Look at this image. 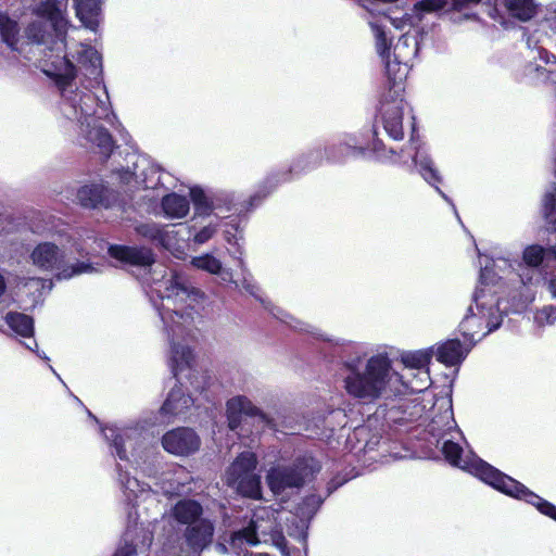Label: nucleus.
<instances>
[{
  "label": "nucleus",
  "mask_w": 556,
  "mask_h": 556,
  "mask_svg": "<svg viewBox=\"0 0 556 556\" xmlns=\"http://www.w3.org/2000/svg\"><path fill=\"white\" fill-rule=\"evenodd\" d=\"M466 343H460L457 339H450L444 342H440L434 348V355L437 361L444 364L445 366H455L460 364L467 356L469 350L475 343H471L468 338Z\"/></svg>",
  "instance_id": "obj_18"
},
{
  "label": "nucleus",
  "mask_w": 556,
  "mask_h": 556,
  "mask_svg": "<svg viewBox=\"0 0 556 556\" xmlns=\"http://www.w3.org/2000/svg\"><path fill=\"white\" fill-rule=\"evenodd\" d=\"M172 515L177 522L191 527L200 520L202 506L195 501L182 500L173 507Z\"/></svg>",
  "instance_id": "obj_30"
},
{
  "label": "nucleus",
  "mask_w": 556,
  "mask_h": 556,
  "mask_svg": "<svg viewBox=\"0 0 556 556\" xmlns=\"http://www.w3.org/2000/svg\"><path fill=\"white\" fill-rule=\"evenodd\" d=\"M242 287L252 295L257 296L260 288L252 279L248 278L247 276L243 277Z\"/></svg>",
  "instance_id": "obj_44"
},
{
  "label": "nucleus",
  "mask_w": 556,
  "mask_h": 556,
  "mask_svg": "<svg viewBox=\"0 0 556 556\" xmlns=\"http://www.w3.org/2000/svg\"><path fill=\"white\" fill-rule=\"evenodd\" d=\"M119 482L123 488V492L126 498L129 502H134L138 504L140 502H144L149 498L154 500V492L152 489L140 481L135 477H129L128 473H119Z\"/></svg>",
  "instance_id": "obj_25"
},
{
  "label": "nucleus",
  "mask_w": 556,
  "mask_h": 556,
  "mask_svg": "<svg viewBox=\"0 0 556 556\" xmlns=\"http://www.w3.org/2000/svg\"><path fill=\"white\" fill-rule=\"evenodd\" d=\"M405 102L402 96H387L380 106L381 123L388 136L394 140L403 139V114Z\"/></svg>",
  "instance_id": "obj_14"
},
{
  "label": "nucleus",
  "mask_w": 556,
  "mask_h": 556,
  "mask_svg": "<svg viewBox=\"0 0 556 556\" xmlns=\"http://www.w3.org/2000/svg\"><path fill=\"white\" fill-rule=\"evenodd\" d=\"M416 20H417V17L409 15V14H404L401 17H397V16L389 17V16L383 15L382 17L377 18V20L369 18L368 23L371 21V22L382 25V27L384 28L382 21H390V23L396 29L405 30V31L406 30L413 31L415 29L414 26H415ZM418 20H420V17H418Z\"/></svg>",
  "instance_id": "obj_37"
},
{
  "label": "nucleus",
  "mask_w": 556,
  "mask_h": 556,
  "mask_svg": "<svg viewBox=\"0 0 556 556\" xmlns=\"http://www.w3.org/2000/svg\"><path fill=\"white\" fill-rule=\"evenodd\" d=\"M319 156L320 155L318 153H312L303 157L301 161H299L295 169L304 170L306 168L316 166L319 163Z\"/></svg>",
  "instance_id": "obj_42"
},
{
  "label": "nucleus",
  "mask_w": 556,
  "mask_h": 556,
  "mask_svg": "<svg viewBox=\"0 0 556 556\" xmlns=\"http://www.w3.org/2000/svg\"><path fill=\"white\" fill-rule=\"evenodd\" d=\"M151 291L161 299L154 303L169 342L168 364L175 377L190 378L195 371L197 357L188 343L192 324L203 294L184 285L180 276L170 274L154 279Z\"/></svg>",
  "instance_id": "obj_2"
},
{
  "label": "nucleus",
  "mask_w": 556,
  "mask_h": 556,
  "mask_svg": "<svg viewBox=\"0 0 556 556\" xmlns=\"http://www.w3.org/2000/svg\"><path fill=\"white\" fill-rule=\"evenodd\" d=\"M446 202L451 203V206H453V208L455 207L454 206V203L451 202V200L447 198V200H445Z\"/></svg>",
  "instance_id": "obj_53"
},
{
  "label": "nucleus",
  "mask_w": 556,
  "mask_h": 556,
  "mask_svg": "<svg viewBox=\"0 0 556 556\" xmlns=\"http://www.w3.org/2000/svg\"><path fill=\"white\" fill-rule=\"evenodd\" d=\"M224 237L229 244H238L236 235L230 233V231L226 230Z\"/></svg>",
  "instance_id": "obj_46"
},
{
  "label": "nucleus",
  "mask_w": 556,
  "mask_h": 556,
  "mask_svg": "<svg viewBox=\"0 0 556 556\" xmlns=\"http://www.w3.org/2000/svg\"><path fill=\"white\" fill-rule=\"evenodd\" d=\"M257 458L253 452H242L225 472L227 485L235 489L243 496L251 498L261 497V480L255 473Z\"/></svg>",
  "instance_id": "obj_9"
},
{
  "label": "nucleus",
  "mask_w": 556,
  "mask_h": 556,
  "mask_svg": "<svg viewBox=\"0 0 556 556\" xmlns=\"http://www.w3.org/2000/svg\"><path fill=\"white\" fill-rule=\"evenodd\" d=\"M556 321V308L553 306H544L536 311L534 315V324L538 328L542 329L545 326H551Z\"/></svg>",
  "instance_id": "obj_39"
},
{
  "label": "nucleus",
  "mask_w": 556,
  "mask_h": 556,
  "mask_svg": "<svg viewBox=\"0 0 556 556\" xmlns=\"http://www.w3.org/2000/svg\"><path fill=\"white\" fill-rule=\"evenodd\" d=\"M439 409L440 414L432 418L428 425V431L433 437L444 438L446 434H450L451 438L446 439L443 443L442 452L451 465L472 473L483 482L511 497L523 500L535 506L541 514L556 521L555 505L543 500L511 477L498 471L473 453L465 452L458 443L454 442L455 435L452 434V430L456 429V422L452 405L450 402H444Z\"/></svg>",
  "instance_id": "obj_5"
},
{
  "label": "nucleus",
  "mask_w": 556,
  "mask_h": 556,
  "mask_svg": "<svg viewBox=\"0 0 556 556\" xmlns=\"http://www.w3.org/2000/svg\"><path fill=\"white\" fill-rule=\"evenodd\" d=\"M255 556H269L267 554H256Z\"/></svg>",
  "instance_id": "obj_54"
},
{
  "label": "nucleus",
  "mask_w": 556,
  "mask_h": 556,
  "mask_svg": "<svg viewBox=\"0 0 556 556\" xmlns=\"http://www.w3.org/2000/svg\"><path fill=\"white\" fill-rule=\"evenodd\" d=\"M433 355L434 348L408 351L401 354L400 362L403 367L407 368V374L409 375L412 370H416V376L410 381L413 392H421L430 386L429 365Z\"/></svg>",
  "instance_id": "obj_13"
},
{
  "label": "nucleus",
  "mask_w": 556,
  "mask_h": 556,
  "mask_svg": "<svg viewBox=\"0 0 556 556\" xmlns=\"http://www.w3.org/2000/svg\"><path fill=\"white\" fill-rule=\"evenodd\" d=\"M26 348L29 350H34L31 345L26 344Z\"/></svg>",
  "instance_id": "obj_55"
},
{
  "label": "nucleus",
  "mask_w": 556,
  "mask_h": 556,
  "mask_svg": "<svg viewBox=\"0 0 556 556\" xmlns=\"http://www.w3.org/2000/svg\"><path fill=\"white\" fill-rule=\"evenodd\" d=\"M216 548L218 549L219 553H226L227 548L224 544H218L216 546Z\"/></svg>",
  "instance_id": "obj_49"
},
{
  "label": "nucleus",
  "mask_w": 556,
  "mask_h": 556,
  "mask_svg": "<svg viewBox=\"0 0 556 556\" xmlns=\"http://www.w3.org/2000/svg\"><path fill=\"white\" fill-rule=\"evenodd\" d=\"M214 534V526L207 519H200L198 522L188 527L185 538L188 545L193 551H202L211 544Z\"/></svg>",
  "instance_id": "obj_23"
},
{
  "label": "nucleus",
  "mask_w": 556,
  "mask_h": 556,
  "mask_svg": "<svg viewBox=\"0 0 556 556\" xmlns=\"http://www.w3.org/2000/svg\"><path fill=\"white\" fill-rule=\"evenodd\" d=\"M216 232L217 225L210 224L195 231L191 240L194 244L201 245L211 240Z\"/></svg>",
  "instance_id": "obj_41"
},
{
  "label": "nucleus",
  "mask_w": 556,
  "mask_h": 556,
  "mask_svg": "<svg viewBox=\"0 0 556 556\" xmlns=\"http://www.w3.org/2000/svg\"><path fill=\"white\" fill-rule=\"evenodd\" d=\"M226 415L228 427L237 430L241 425L242 416L260 417L264 422L268 419L264 413L256 407L250 399L244 395H237L229 399L226 403Z\"/></svg>",
  "instance_id": "obj_17"
},
{
  "label": "nucleus",
  "mask_w": 556,
  "mask_h": 556,
  "mask_svg": "<svg viewBox=\"0 0 556 556\" xmlns=\"http://www.w3.org/2000/svg\"><path fill=\"white\" fill-rule=\"evenodd\" d=\"M419 50V42L417 39V30H406L393 47L391 53L393 56L410 63L417 55Z\"/></svg>",
  "instance_id": "obj_29"
},
{
  "label": "nucleus",
  "mask_w": 556,
  "mask_h": 556,
  "mask_svg": "<svg viewBox=\"0 0 556 556\" xmlns=\"http://www.w3.org/2000/svg\"><path fill=\"white\" fill-rule=\"evenodd\" d=\"M152 540L153 535L148 529H128L125 533L124 545L116 551L114 556H139L144 554L151 546Z\"/></svg>",
  "instance_id": "obj_20"
},
{
  "label": "nucleus",
  "mask_w": 556,
  "mask_h": 556,
  "mask_svg": "<svg viewBox=\"0 0 556 556\" xmlns=\"http://www.w3.org/2000/svg\"><path fill=\"white\" fill-rule=\"evenodd\" d=\"M161 206L165 216L172 219L185 218L190 211L188 198L175 192L163 195Z\"/></svg>",
  "instance_id": "obj_27"
},
{
  "label": "nucleus",
  "mask_w": 556,
  "mask_h": 556,
  "mask_svg": "<svg viewBox=\"0 0 556 556\" xmlns=\"http://www.w3.org/2000/svg\"><path fill=\"white\" fill-rule=\"evenodd\" d=\"M193 404L194 400L180 386H175L160 409L162 422H169L170 418L186 414Z\"/></svg>",
  "instance_id": "obj_19"
},
{
  "label": "nucleus",
  "mask_w": 556,
  "mask_h": 556,
  "mask_svg": "<svg viewBox=\"0 0 556 556\" xmlns=\"http://www.w3.org/2000/svg\"><path fill=\"white\" fill-rule=\"evenodd\" d=\"M481 0H453V9L456 11H460L466 8L470 3H478Z\"/></svg>",
  "instance_id": "obj_45"
},
{
  "label": "nucleus",
  "mask_w": 556,
  "mask_h": 556,
  "mask_svg": "<svg viewBox=\"0 0 556 556\" xmlns=\"http://www.w3.org/2000/svg\"><path fill=\"white\" fill-rule=\"evenodd\" d=\"M108 189L102 184L85 185L77 191V201L80 205L89 208L110 205Z\"/></svg>",
  "instance_id": "obj_26"
},
{
  "label": "nucleus",
  "mask_w": 556,
  "mask_h": 556,
  "mask_svg": "<svg viewBox=\"0 0 556 556\" xmlns=\"http://www.w3.org/2000/svg\"><path fill=\"white\" fill-rule=\"evenodd\" d=\"M306 475V468L302 464L278 465L268 471L266 479L273 493L283 496L299 490L303 485Z\"/></svg>",
  "instance_id": "obj_12"
},
{
  "label": "nucleus",
  "mask_w": 556,
  "mask_h": 556,
  "mask_svg": "<svg viewBox=\"0 0 556 556\" xmlns=\"http://www.w3.org/2000/svg\"><path fill=\"white\" fill-rule=\"evenodd\" d=\"M2 320L21 337H31L34 334V320L26 314L9 312L4 315L2 313Z\"/></svg>",
  "instance_id": "obj_33"
},
{
  "label": "nucleus",
  "mask_w": 556,
  "mask_h": 556,
  "mask_svg": "<svg viewBox=\"0 0 556 556\" xmlns=\"http://www.w3.org/2000/svg\"><path fill=\"white\" fill-rule=\"evenodd\" d=\"M274 515L275 511L269 508L257 510L254 514V519H252L251 525L248 528L233 533L231 538L232 544L244 541L250 545H256L260 542L257 533L264 535L270 534L271 536H281V529L278 528L276 521L270 522V525H264V518L269 516L274 517Z\"/></svg>",
  "instance_id": "obj_15"
},
{
  "label": "nucleus",
  "mask_w": 556,
  "mask_h": 556,
  "mask_svg": "<svg viewBox=\"0 0 556 556\" xmlns=\"http://www.w3.org/2000/svg\"><path fill=\"white\" fill-rule=\"evenodd\" d=\"M162 445L173 455L187 456L199 450L200 439L190 428H177L163 435Z\"/></svg>",
  "instance_id": "obj_16"
},
{
  "label": "nucleus",
  "mask_w": 556,
  "mask_h": 556,
  "mask_svg": "<svg viewBox=\"0 0 556 556\" xmlns=\"http://www.w3.org/2000/svg\"><path fill=\"white\" fill-rule=\"evenodd\" d=\"M36 353H37V355H38L39 357H41V358H43V359H47V361L49 359V358H48V356H47L45 353H42V354H41L39 351H36Z\"/></svg>",
  "instance_id": "obj_50"
},
{
  "label": "nucleus",
  "mask_w": 556,
  "mask_h": 556,
  "mask_svg": "<svg viewBox=\"0 0 556 556\" xmlns=\"http://www.w3.org/2000/svg\"><path fill=\"white\" fill-rule=\"evenodd\" d=\"M361 152V142L355 136L346 135L340 141L328 146L325 155L331 163L344 162L349 156Z\"/></svg>",
  "instance_id": "obj_24"
},
{
  "label": "nucleus",
  "mask_w": 556,
  "mask_h": 556,
  "mask_svg": "<svg viewBox=\"0 0 556 556\" xmlns=\"http://www.w3.org/2000/svg\"><path fill=\"white\" fill-rule=\"evenodd\" d=\"M66 5L61 0H43L37 4L36 15L50 22L53 33L41 29L40 23L28 27V36L38 43L47 46L51 51L48 56L50 67L43 72L54 77L61 91L60 111L62 115L75 122L79 136L99 153L109 156L114 149L111 135L101 126L99 121H105L113 126L116 119L109 100V93L102 86V97L89 90H78L74 87L78 64L81 74L89 80V87L99 88L102 85V58L98 50L80 40V30L65 17ZM84 144V142H81Z\"/></svg>",
  "instance_id": "obj_1"
},
{
  "label": "nucleus",
  "mask_w": 556,
  "mask_h": 556,
  "mask_svg": "<svg viewBox=\"0 0 556 556\" xmlns=\"http://www.w3.org/2000/svg\"><path fill=\"white\" fill-rule=\"evenodd\" d=\"M375 151L379 157L403 165L408 164V159H412L421 177L429 185L433 186L444 200H447V195L438 186L442 181L439 170L434 166L433 161L429 157L428 152L414 139L410 140L409 144L405 150H402L400 154L393 149H390L388 153H386L380 142L375 143Z\"/></svg>",
  "instance_id": "obj_8"
},
{
  "label": "nucleus",
  "mask_w": 556,
  "mask_h": 556,
  "mask_svg": "<svg viewBox=\"0 0 556 556\" xmlns=\"http://www.w3.org/2000/svg\"><path fill=\"white\" fill-rule=\"evenodd\" d=\"M236 253H238V254H239V255H238V256H236V257H237V258H238V261H239V266L241 267L242 271L244 273V271H245V268H244L243 261H242V258H241V256H242V251L240 250V248H238V250H237V252H236Z\"/></svg>",
  "instance_id": "obj_47"
},
{
  "label": "nucleus",
  "mask_w": 556,
  "mask_h": 556,
  "mask_svg": "<svg viewBox=\"0 0 556 556\" xmlns=\"http://www.w3.org/2000/svg\"><path fill=\"white\" fill-rule=\"evenodd\" d=\"M168 484L164 483L161 489L162 491L167 494V495H174V494H179L181 492V486L184 485V482H180V481H176L175 480V483L172 482V481H167Z\"/></svg>",
  "instance_id": "obj_43"
},
{
  "label": "nucleus",
  "mask_w": 556,
  "mask_h": 556,
  "mask_svg": "<svg viewBox=\"0 0 556 556\" xmlns=\"http://www.w3.org/2000/svg\"><path fill=\"white\" fill-rule=\"evenodd\" d=\"M190 197L194 205V210L199 215H210L215 208L213 201L200 188H192Z\"/></svg>",
  "instance_id": "obj_36"
},
{
  "label": "nucleus",
  "mask_w": 556,
  "mask_h": 556,
  "mask_svg": "<svg viewBox=\"0 0 556 556\" xmlns=\"http://www.w3.org/2000/svg\"><path fill=\"white\" fill-rule=\"evenodd\" d=\"M446 5V0H420L414 5V11L418 13H431L441 11Z\"/></svg>",
  "instance_id": "obj_40"
},
{
  "label": "nucleus",
  "mask_w": 556,
  "mask_h": 556,
  "mask_svg": "<svg viewBox=\"0 0 556 556\" xmlns=\"http://www.w3.org/2000/svg\"><path fill=\"white\" fill-rule=\"evenodd\" d=\"M553 24H554V30L556 31V14H555Z\"/></svg>",
  "instance_id": "obj_52"
},
{
  "label": "nucleus",
  "mask_w": 556,
  "mask_h": 556,
  "mask_svg": "<svg viewBox=\"0 0 556 556\" xmlns=\"http://www.w3.org/2000/svg\"><path fill=\"white\" fill-rule=\"evenodd\" d=\"M137 231L140 236L151 241L157 242L174 254L176 252L184 253L182 250H179L178 241L176 239L177 232L174 229H165L155 224H146L140 225L137 228Z\"/></svg>",
  "instance_id": "obj_22"
},
{
  "label": "nucleus",
  "mask_w": 556,
  "mask_h": 556,
  "mask_svg": "<svg viewBox=\"0 0 556 556\" xmlns=\"http://www.w3.org/2000/svg\"><path fill=\"white\" fill-rule=\"evenodd\" d=\"M18 33L20 28L17 23L11 20L8 15L0 14V35L3 42H5L7 46L12 50H16Z\"/></svg>",
  "instance_id": "obj_35"
},
{
  "label": "nucleus",
  "mask_w": 556,
  "mask_h": 556,
  "mask_svg": "<svg viewBox=\"0 0 556 556\" xmlns=\"http://www.w3.org/2000/svg\"><path fill=\"white\" fill-rule=\"evenodd\" d=\"M101 432L110 443L112 453L121 460L140 466L151 454V448L146 444L137 426H105L101 428Z\"/></svg>",
  "instance_id": "obj_7"
},
{
  "label": "nucleus",
  "mask_w": 556,
  "mask_h": 556,
  "mask_svg": "<svg viewBox=\"0 0 556 556\" xmlns=\"http://www.w3.org/2000/svg\"><path fill=\"white\" fill-rule=\"evenodd\" d=\"M76 15L85 27L96 30L100 23L101 0H75Z\"/></svg>",
  "instance_id": "obj_28"
},
{
  "label": "nucleus",
  "mask_w": 556,
  "mask_h": 556,
  "mask_svg": "<svg viewBox=\"0 0 556 556\" xmlns=\"http://www.w3.org/2000/svg\"><path fill=\"white\" fill-rule=\"evenodd\" d=\"M109 253L113 258L125 265L147 267L154 262L153 253L147 248L111 245Z\"/></svg>",
  "instance_id": "obj_21"
},
{
  "label": "nucleus",
  "mask_w": 556,
  "mask_h": 556,
  "mask_svg": "<svg viewBox=\"0 0 556 556\" xmlns=\"http://www.w3.org/2000/svg\"><path fill=\"white\" fill-rule=\"evenodd\" d=\"M51 287V281L38 277H18L15 282V289L18 292H25L27 295H30L33 298V302H37L41 298L42 291L46 288L50 290Z\"/></svg>",
  "instance_id": "obj_34"
},
{
  "label": "nucleus",
  "mask_w": 556,
  "mask_h": 556,
  "mask_svg": "<svg viewBox=\"0 0 556 556\" xmlns=\"http://www.w3.org/2000/svg\"><path fill=\"white\" fill-rule=\"evenodd\" d=\"M134 170L129 168L118 173L121 184L128 189L155 190L164 185V174L161 168L149 160L132 161Z\"/></svg>",
  "instance_id": "obj_11"
},
{
  "label": "nucleus",
  "mask_w": 556,
  "mask_h": 556,
  "mask_svg": "<svg viewBox=\"0 0 556 556\" xmlns=\"http://www.w3.org/2000/svg\"><path fill=\"white\" fill-rule=\"evenodd\" d=\"M65 251L53 242L45 241L36 244L29 253V261L40 271L54 273L58 279H70L81 274H90L97 269L91 263L76 262L67 265Z\"/></svg>",
  "instance_id": "obj_6"
},
{
  "label": "nucleus",
  "mask_w": 556,
  "mask_h": 556,
  "mask_svg": "<svg viewBox=\"0 0 556 556\" xmlns=\"http://www.w3.org/2000/svg\"><path fill=\"white\" fill-rule=\"evenodd\" d=\"M480 271L479 286L473 295L472 303L468 306L465 316L459 324V331L471 343L484 338L496 330L502 321L507 307H501L498 293L517 285H526L533 277H525L514 267V263L504 256H492L479 253Z\"/></svg>",
  "instance_id": "obj_3"
},
{
  "label": "nucleus",
  "mask_w": 556,
  "mask_h": 556,
  "mask_svg": "<svg viewBox=\"0 0 556 556\" xmlns=\"http://www.w3.org/2000/svg\"><path fill=\"white\" fill-rule=\"evenodd\" d=\"M175 475H177V476H178L176 481H180V482H182V481L180 480V476H181V475H185V477H188V473H186V472H185V470H184L182 468H178V469L176 470Z\"/></svg>",
  "instance_id": "obj_48"
},
{
  "label": "nucleus",
  "mask_w": 556,
  "mask_h": 556,
  "mask_svg": "<svg viewBox=\"0 0 556 556\" xmlns=\"http://www.w3.org/2000/svg\"><path fill=\"white\" fill-rule=\"evenodd\" d=\"M369 25L376 39L377 52L384 62L386 75L390 84V91L388 96L400 97L404 91L403 83L409 73L410 63L393 56L382 25L371 21L369 22Z\"/></svg>",
  "instance_id": "obj_10"
},
{
  "label": "nucleus",
  "mask_w": 556,
  "mask_h": 556,
  "mask_svg": "<svg viewBox=\"0 0 556 556\" xmlns=\"http://www.w3.org/2000/svg\"><path fill=\"white\" fill-rule=\"evenodd\" d=\"M321 503L323 500L320 496L312 495L305 498L303 504L298 508L296 513L303 526H305L306 521H308L314 516Z\"/></svg>",
  "instance_id": "obj_38"
},
{
  "label": "nucleus",
  "mask_w": 556,
  "mask_h": 556,
  "mask_svg": "<svg viewBox=\"0 0 556 556\" xmlns=\"http://www.w3.org/2000/svg\"><path fill=\"white\" fill-rule=\"evenodd\" d=\"M191 265L200 270H204L212 275H220L223 281L233 282L231 271L228 269H224L223 263L210 253L202 254L200 256H194L191 260Z\"/></svg>",
  "instance_id": "obj_31"
},
{
  "label": "nucleus",
  "mask_w": 556,
  "mask_h": 556,
  "mask_svg": "<svg viewBox=\"0 0 556 556\" xmlns=\"http://www.w3.org/2000/svg\"><path fill=\"white\" fill-rule=\"evenodd\" d=\"M324 340L339 349L338 352L342 358L343 389L351 397L364 403H371L383 394L393 378L413 392L410 381L415 378L416 370H412L409 375L405 367L400 372L393 371L391 359L387 353L371 355L366 359L363 368V359L367 355L366 346L363 343L344 339L324 338Z\"/></svg>",
  "instance_id": "obj_4"
},
{
  "label": "nucleus",
  "mask_w": 556,
  "mask_h": 556,
  "mask_svg": "<svg viewBox=\"0 0 556 556\" xmlns=\"http://www.w3.org/2000/svg\"><path fill=\"white\" fill-rule=\"evenodd\" d=\"M504 5L513 17L521 22L532 20L540 11L536 0H504Z\"/></svg>",
  "instance_id": "obj_32"
},
{
  "label": "nucleus",
  "mask_w": 556,
  "mask_h": 556,
  "mask_svg": "<svg viewBox=\"0 0 556 556\" xmlns=\"http://www.w3.org/2000/svg\"><path fill=\"white\" fill-rule=\"evenodd\" d=\"M194 389H195V390H201V391H202V390L204 389V387L194 386Z\"/></svg>",
  "instance_id": "obj_51"
}]
</instances>
